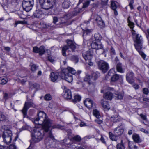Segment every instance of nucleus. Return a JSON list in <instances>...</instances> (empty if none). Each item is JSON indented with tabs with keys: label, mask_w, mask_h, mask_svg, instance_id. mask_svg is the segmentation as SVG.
Returning a JSON list of instances; mask_svg holds the SVG:
<instances>
[{
	"label": "nucleus",
	"mask_w": 149,
	"mask_h": 149,
	"mask_svg": "<svg viewBox=\"0 0 149 149\" xmlns=\"http://www.w3.org/2000/svg\"><path fill=\"white\" fill-rule=\"evenodd\" d=\"M38 118L34 120V123L37 125H42L44 131L49 132L48 136L52 139H54L51 132V130L55 128H61L63 127L59 124L53 125L52 121L48 117L43 111H40L38 114Z\"/></svg>",
	"instance_id": "obj_1"
},
{
	"label": "nucleus",
	"mask_w": 149,
	"mask_h": 149,
	"mask_svg": "<svg viewBox=\"0 0 149 149\" xmlns=\"http://www.w3.org/2000/svg\"><path fill=\"white\" fill-rule=\"evenodd\" d=\"M81 71L76 72L75 70L71 67H68L64 69L61 72L60 76L63 79L65 80L67 82L70 83L72 80V74L78 76L81 73Z\"/></svg>",
	"instance_id": "obj_2"
},
{
	"label": "nucleus",
	"mask_w": 149,
	"mask_h": 149,
	"mask_svg": "<svg viewBox=\"0 0 149 149\" xmlns=\"http://www.w3.org/2000/svg\"><path fill=\"white\" fill-rule=\"evenodd\" d=\"M44 134L42 130L38 128H35L32 133V139L34 142H37L43 138Z\"/></svg>",
	"instance_id": "obj_3"
},
{
	"label": "nucleus",
	"mask_w": 149,
	"mask_h": 149,
	"mask_svg": "<svg viewBox=\"0 0 149 149\" xmlns=\"http://www.w3.org/2000/svg\"><path fill=\"white\" fill-rule=\"evenodd\" d=\"M67 44V45L64 46L62 49V55L65 56H66L65 52L68 50L69 48H70L72 51L76 49V46L72 41L68 40Z\"/></svg>",
	"instance_id": "obj_4"
},
{
	"label": "nucleus",
	"mask_w": 149,
	"mask_h": 149,
	"mask_svg": "<svg viewBox=\"0 0 149 149\" xmlns=\"http://www.w3.org/2000/svg\"><path fill=\"white\" fill-rule=\"evenodd\" d=\"M12 134L11 131L9 130H5L3 132L2 137L3 141L8 144L11 142Z\"/></svg>",
	"instance_id": "obj_5"
},
{
	"label": "nucleus",
	"mask_w": 149,
	"mask_h": 149,
	"mask_svg": "<svg viewBox=\"0 0 149 149\" xmlns=\"http://www.w3.org/2000/svg\"><path fill=\"white\" fill-rule=\"evenodd\" d=\"M33 4V0H24L22 2V7L24 10L28 12L32 9Z\"/></svg>",
	"instance_id": "obj_6"
},
{
	"label": "nucleus",
	"mask_w": 149,
	"mask_h": 149,
	"mask_svg": "<svg viewBox=\"0 0 149 149\" xmlns=\"http://www.w3.org/2000/svg\"><path fill=\"white\" fill-rule=\"evenodd\" d=\"M97 63L99 68L104 73L106 72L109 68L108 64L103 60L98 61Z\"/></svg>",
	"instance_id": "obj_7"
},
{
	"label": "nucleus",
	"mask_w": 149,
	"mask_h": 149,
	"mask_svg": "<svg viewBox=\"0 0 149 149\" xmlns=\"http://www.w3.org/2000/svg\"><path fill=\"white\" fill-rule=\"evenodd\" d=\"M82 56L86 60H90L92 57L94 55V50L92 49H89L88 51L84 50L82 52Z\"/></svg>",
	"instance_id": "obj_8"
},
{
	"label": "nucleus",
	"mask_w": 149,
	"mask_h": 149,
	"mask_svg": "<svg viewBox=\"0 0 149 149\" xmlns=\"http://www.w3.org/2000/svg\"><path fill=\"white\" fill-rule=\"evenodd\" d=\"M30 101V102H25L24 107L22 110V112L24 117L26 116L27 115V111L29 108L31 107H35V105L32 102V100H31Z\"/></svg>",
	"instance_id": "obj_9"
},
{
	"label": "nucleus",
	"mask_w": 149,
	"mask_h": 149,
	"mask_svg": "<svg viewBox=\"0 0 149 149\" xmlns=\"http://www.w3.org/2000/svg\"><path fill=\"white\" fill-rule=\"evenodd\" d=\"M41 7L45 10L52 8L53 6L47 2L46 0H39Z\"/></svg>",
	"instance_id": "obj_10"
},
{
	"label": "nucleus",
	"mask_w": 149,
	"mask_h": 149,
	"mask_svg": "<svg viewBox=\"0 0 149 149\" xmlns=\"http://www.w3.org/2000/svg\"><path fill=\"white\" fill-rule=\"evenodd\" d=\"M85 106L89 109L95 107V105L93 101L89 98L86 99L84 101Z\"/></svg>",
	"instance_id": "obj_11"
},
{
	"label": "nucleus",
	"mask_w": 149,
	"mask_h": 149,
	"mask_svg": "<svg viewBox=\"0 0 149 149\" xmlns=\"http://www.w3.org/2000/svg\"><path fill=\"white\" fill-rule=\"evenodd\" d=\"M126 79L129 83H133L134 81V74L132 72H128L126 75Z\"/></svg>",
	"instance_id": "obj_12"
},
{
	"label": "nucleus",
	"mask_w": 149,
	"mask_h": 149,
	"mask_svg": "<svg viewBox=\"0 0 149 149\" xmlns=\"http://www.w3.org/2000/svg\"><path fill=\"white\" fill-rule=\"evenodd\" d=\"M91 48L93 49H99L103 48L102 45L100 41H93L91 45Z\"/></svg>",
	"instance_id": "obj_13"
},
{
	"label": "nucleus",
	"mask_w": 149,
	"mask_h": 149,
	"mask_svg": "<svg viewBox=\"0 0 149 149\" xmlns=\"http://www.w3.org/2000/svg\"><path fill=\"white\" fill-rule=\"evenodd\" d=\"M124 131V127L122 125L118 126L114 130V133L118 136H120L123 134Z\"/></svg>",
	"instance_id": "obj_14"
},
{
	"label": "nucleus",
	"mask_w": 149,
	"mask_h": 149,
	"mask_svg": "<svg viewBox=\"0 0 149 149\" xmlns=\"http://www.w3.org/2000/svg\"><path fill=\"white\" fill-rule=\"evenodd\" d=\"M62 145L63 146L69 147H71L72 143L71 141L69 139H65L61 142Z\"/></svg>",
	"instance_id": "obj_15"
},
{
	"label": "nucleus",
	"mask_w": 149,
	"mask_h": 149,
	"mask_svg": "<svg viewBox=\"0 0 149 149\" xmlns=\"http://www.w3.org/2000/svg\"><path fill=\"white\" fill-rule=\"evenodd\" d=\"M135 48L136 50L139 52V54L141 55L142 57L145 59L146 57V55L142 52L141 51V49L142 48V44H137L136 45H134Z\"/></svg>",
	"instance_id": "obj_16"
},
{
	"label": "nucleus",
	"mask_w": 149,
	"mask_h": 149,
	"mask_svg": "<svg viewBox=\"0 0 149 149\" xmlns=\"http://www.w3.org/2000/svg\"><path fill=\"white\" fill-rule=\"evenodd\" d=\"M65 92L63 95L64 97L67 99H70L72 98V96L71 91L69 89L66 88L65 87Z\"/></svg>",
	"instance_id": "obj_17"
},
{
	"label": "nucleus",
	"mask_w": 149,
	"mask_h": 149,
	"mask_svg": "<svg viewBox=\"0 0 149 149\" xmlns=\"http://www.w3.org/2000/svg\"><path fill=\"white\" fill-rule=\"evenodd\" d=\"M44 15L43 12L40 10H37L34 12L33 15L35 17L39 18L42 17Z\"/></svg>",
	"instance_id": "obj_18"
},
{
	"label": "nucleus",
	"mask_w": 149,
	"mask_h": 149,
	"mask_svg": "<svg viewBox=\"0 0 149 149\" xmlns=\"http://www.w3.org/2000/svg\"><path fill=\"white\" fill-rule=\"evenodd\" d=\"M51 81L53 82L56 81L58 79V73L52 72L50 77Z\"/></svg>",
	"instance_id": "obj_19"
},
{
	"label": "nucleus",
	"mask_w": 149,
	"mask_h": 149,
	"mask_svg": "<svg viewBox=\"0 0 149 149\" xmlns=\"http://www.w3.org/2000/svg\"><path fill=\"white\" fill-rule=\"evenodd\" d=\"M123 77L121 75L115 74L111 77V80L113 82H115L119 79H122Z\"/></svg>",
	"instance_id": "obj_20"
},
{
	"label": "nucleus",
	"mask_w": 149,
	"mask_h": 149,
	"mask_svg": "<svg viewBox=\"0 0 149 149\" xmlns=\"http://www.w3.org/2000/svg\"><path fill=\"white\" fill-rule=\"evenodd\" d=\"M113 94L110 92H107L105 93L103 96L104 98L109 100H111L112 98Z\"/></svg>",
	"instance_id": "obj_21"
},
{
	"label": "nucleus",
	"mask_w": 149,
	"mask_h": 149,
	"mask_svg": "<svg viewBox=\"0 0 149 149\" xmlns=\"http://www.w3.org/2000/svg\"><path fill=\"white\" fill-rule=\"evenodd\" d=\"M84 80L88 82L89 84H93V82L92 80L90 74H87L84 79Z\"/></svg>",
	"instance_id": "obj_22"
},
{
	"label": "nucleus",
	"mask_w": 149,
	"mask_h": 149,
	"mask_svg": "<svg viewBox=\"0 0 149 149\" xmlns=\"http://www.w3.org/2000/svg\"><path fill=\"white\" fill-rule=\"evenodd\" d=\"M96 21L97 22V24L100 26V27H103L104 26V22L103 21L101 18L98 17L96 19Z\"/></svg>",
	"instance_id": "obj_23"
},
{
	"label": "nucleus",
	"mask_w": 149,
	"mask_h": 149,
	"mask_svg": "<svg viewBox=\"0 0 149 149\" xmlns=\"http://www.w3.org/2000/svg\"><path fill=\"white\" fill-rule=\"evenodd\" d=\"M101 103L103 107L105 109L109 110L110 109V107L108 102L106 101H104L103 100H102L101 101Z\"/></svg>",
	"instance_id": "obj_24"
},
{
	"label": "nucleus",
	"mask_w": 149,
	"mask_h": 149,
	"mask_svg": "<svg viewBox=\"0 0 149 149\" xmlns=\"http://www.w3.org/2000/svg\"><path fill=\"white\" fill-rule=\"evenodd\" d=\"M136 42L137 44H140L142 43V38L141 36L137 34L136 36Z\"/></svg>",
	"instance_id": "obj_25"
},
{
	"label": "nucleus",
	"mask_w": 149,
	"mask_h": 149,
	"mask_svg": "<svg viewBox=\"0 0 149 149\" xmlns=\"http://www.w3.org/2000/svg\"><path fill=\"white\" fill-rule=\"evenodd\" d=\"M114 115L111 117V118H113V120L114 121H119L121 119L120 118L119 115L115 111L114 112Z\"/></svg>",
	"instance_id": "obj_26"
},
{
	"label": "nucleus",
	"mask_w": 149,
	"mask_h": 149,
	"mask_svg": "<svg viewBox=\"0 0 149 149\" xmlns=\"http://www.w3.org/2000/svg\"><path fill=\"white\" fill-rule=\"evenodd\" d=\"M100 73L97 72L93 73L91 75V78L92 80L95 81L96 80L99 76Z\"/></svg>",
	"instance_id": "obj_27"
},
{
	"label": "nucleus",
	"mask_w": 149,
	"mask_h": 149,
	"mask_svg": "<svg viewBox=\"0 0 149 149\" xmlns=\"http://www.w3.org/2000/svg\"><path fill=\"white\" fill-rule=\"evenodd\" d=\"M109 135L110 139L113 141H116L117 139V137L118 136L114 134H113L111 132H109Z\"/></svg>",
	"instance_id": "obj_28"
},
{
	"label": "nucleus",
	"mask_w": 149,
	"mask_h": 149,
	"mask_svg": "<svg viewBox=\"0 0 149 149\" xmlns=\"http://www.w3.org/2000/svg\"><path fill=\"white\" fill-rule=\"evenodd\" d=\"M116 68L118 72L123 73L124 72V71L122 69L121 64L120 63H118L116 66Z\"/></svg>",
	"instance_id": "obj_29"
},
{
	"label": "nucleus",
	"mask_w": 149,
	"mask_h": 149,
	"mask_svg": "<svg viewBox=\"0 0 149 149\" xmlns=\"http://www.w3.org/2000/svg\"><path fill=\"white\" fill-rule=\"evenodd\" d=\"M8 81V79L6 77H0V84L4 85Z\"/></svg>",
	"instance_id": "obj_30"
},
{
	"label": "nucleus",
	"mask_w": 149,
	"mask_h": 149,
	"mask_svg": "<svg viewBox=\"0 0 149 149\" xmlns=\"http://www.w3.org/2000/svg\"><path fill=\"white\" fill-rule=\"evenodd\" d=\"M70 1L68 0H66L62 4L63 7L64 8H68L70 6Z\"/></svg>",
	"instance_id": "obj_31"
},
{
	"label": "nucleus",
	"mask_w": 149,
	"mask_h": 149,
	"mask_svg": "<svg viewBox=\"0 0 149 149\" xmlns=\"http://www.w3.org/2000/svg\"><path fill=\"white\" fill-rule=\"evenodd\" d=\"M116 147L117 149H125V147L124 143L123 142V140H121V142L117 145Z\"/></svg>",
	"instance_id": "obj_32"
},
{
	"label": "nucleus",
	"mask_w": 149,
	"mask_h": 149,
	"mask_svg": "<svg viewBox=\"0 0 149 149\" xmlns=\"http://www.w3.org/2000/svg\"><path fill=\"white\" fill-rule=\"evenodd\" d=\"M117 2L116 1H112L111 2V8L113 10L116 9L117 8Z\"/></svg>",
	"instance_id": "obj_33"
},
{
	"label": "nucleus",
	"mask_w": 149,
	"mask_h": 149,
	"mask_svg": "<svg viewBox=\"0 0 149 149\" xmlns=\"http://www.w3.org/2000/svg\"><path fill=\"white\" fill-rule=\"evenodd\" d=\"M93 115L97 118H99L100 117V115L99 112L96 109L94 110L93 111Z\"/></svg>",
	"instance_id": "obj_34"
},
{
	"label": "nucleus",
	"mask_w": 149,
	"mask_h": 149,
	"mask_svg": "<svg viewBox=\"0 0 149 149\" xmlns=\"http://www.w3.org/2000/svg\"><path fill=\"white\" fill-rule=\"evenodd\" d=\"M74 99L72 100V101L74 102H77L79 101L81 99V97L77 95H76L74 97Z\"/></svg>",
	"instance_id": "obj_35"
},
{
	"label": "nucleus",
	"mask_w": 149,
	"mask_h": 149,
	"mask_svg": "<svg viewBox=\"0 0 149 149\" xmlns=\"http://www.w3.org/2000/svg\"><path fill=\"white\" fill-rule=\"evenodd\" d=\"M39 53L40 55H42L45 51V47L43 46H41L39 48Z\"/></svg>",
	"instance_id": "obj_36"
},
{
	"label": "nucleus",
	"mask_w": 149,
	"mask_h": 149,
	"mask_svg": "<svg viewBox=\"0 0 149 149\" xmlns=\"http://www.w3.org/2000/svg\"><path fill=\"white\" fill-rule=\"evenodd\" d=\"M133 139L134 141L136 143H138L139 141V137L137 134L134 135L132 136Z\"/></svg>",
	"instance_id": "obj_37"
},
{
	"label": "nucleus",
	"mask_w": 149,
	"mask_h": 149,
	"mask_svg": "<svg viewBox=\"0 0 149 149\" xmlns=\"http://www.w3.org/2000/svg\"><path fill=\"white\" fill-rule=\"evenodd\" d=\"M94 38L96 40H100L102 39V36L98 33H96L94 35Z\"/></svg>",
	"instance_id": "obj_38"
},
{
	"label": "nucleus",
	"mask_w": 149,
	"mask_h": 149,
	"mask_svg": "<svg viewBox=\"0 0 149 149\" xmlns=\"http://www.w3.org/2000/svg\"><path fill=\"white\" fill-rule=\"evenodd\" d=\"M71 60L75 63H77L79 60V58L77 56H72L71 57Z\"/></svg>",
	"instance_id": "obj_39"
},
{
	"label": "nucleus",
	"mask_w": 149,
	"mask_h": 149,
	"mask_svg": "<svg viewBox=\"0 0 149 149\" xmlns=\"http://www.w3.org/2000/svg\"><path fill=\"white\" fill-rule=\"evenodd\" d=\"M72 140L75 141L77 142H80L81 140V138L80 136L78 135L75 136L72 139Z\"/></svg>",
	"instance_id": "obj_40"
},
{
	"label": "nucleus",
	"mask_w": 149,
	"mask_h": 149,
	"mask_svg": "<svg viewBox=\"0 0 149 149\" xmlns=\"http://www.w3.org/2000/svg\"><path fill=\"white\" fill-rule=\"evenodd\" d=\"M123 95H124L123 94L121 93H119L118 94H116L115 97L118 99H122Z\"/></svg>",
	"instance_id": "obj_41"
},
{
	"label": "nucleus",
	"mask_w": 149,
	"mask_h": 149,
	"mask_svg": "<svg viewBox=\"0 0 149 149\" xmlns=\"http://www.w3.org/2000/svg\"><path fill=\"white\" fill-rule=\"evenodd\" d=\"M38 68L35 64H33L31 65V71L33 72H35Z\"/></svg>",
	"instance_id": "obj_42"
},
{
	"label": "nucleus",
	"mask_w": 149,
	"mask_h": 149,
	"mask_svg": "<svg viewBox=\"0 0 149 149\" xmlns=\"http://www.w3.org/2000/svg\"><path fill=\"white\" fill-rule=\"evenodd\" d=\"M45 99L46 100H51L52 97L49 94H47L45 95Z\"/></svg>",
	"instance_id": "obj_43"
},
{
	"label": "nucleus",
	"mask_w": 149,
	"mask_h": 149,
	"mask_svg": "<svg viewBox=\"0 0 149 149\" xmlns=\"http://www.w3.org/2000/svg\"><path fill=\"white\" fill-rule=\"evenodd\" d=\"M6 117L0 111V121H3L5 119Z\"/></svg>",
	"instance_id": "obj_44"
},
{
	"label": "nucleus",
	"mask_w": 149,
	"mask_h": 149,
	"mask_svg": "<svg viewBox=\"0 0 149 149\" xmlns=\"http://www.w3.org/2000/svg\"><path fill=\"white\" fill-rule=\"evenodd\" d=\"M129 17L127 19L128 20V25L132 29L133 28L134 26V24L133 23L130 21L129 20Z\"/></svg>",
	"instance_id": "obj_45"
},
{
	"label": "nucleus",
	"mask_w": 149,
	"mask_h": 149,
	"mask_svg": "<svg viewBox=\"0 0 149 149\" xmlns=\"http://www.w3.org/2000/svg\"><path fill=\"white\" fill-rule=\"evenodd\" d=\"M47 2L49 3L52 6L54 5L56 2V0H46Z\"/></svg>",
	"instance_id": "obj_46"
},
{
	"label": "nucleus",
	"mask_w": 149,
	"mask_h": 149,
	"mask_svg": "<svg viewBox=\"0 0 149 149\" xmlns=\"http://www.w3.org/2000/svg\"><path fill=\"white\" fill-rule=\"evenodd\" d=\"M8 149H17L16 146L14 144H11L8 148Z\"/></svg>",
	"instance_id": "obj_47"
},
{
	"label": "nucleus",
	"mask_w": 149,
	"mask_h": 149,
	"mask_svg": "<svg viewBox=\"0 0 149 149\" xmlns=\"http://www.w3.org/2000/svg\"><path fill=\"white\" fill-rule=\"evenodd\" d=\"M143 92L144 94L147 95L149 93V90L147 88H144L143 89Z\"/></svg>",
	"instance_id": "obj_48"
},
{
	"label": "nucleus",
	"mask_w": 149,
	"mask_h": 149,
	"mask_svg": "<svg viewBox=\"0 0 149 149\" xmlns=\"http://www.w3.org/2000/svg\"><path fill=\"white\" fill-rule=\"evenodd\" d=\"M39 48L37 47H33V51L35 53H39Z\"/></svg>",
	"instance_id": "obj_49"
},
{
	"label": "nucleus",
	"mask_w": 149,
	"mask_h": 149,
	"mask_svg": "<svg viewBox=\"0 0 149 149\" xmlns=\"http://www.w3.org/2000/svg\"><path fill=\"white\" fill-rule=\"evenodd\" d=\"M91 32V31L89 29H86L84 31V35H87L90 33Z\"/></svg>",
	"instance_id": "obj_50"
},
{
	"label": "nucleus",
	"mask_w": 149,
	"mask_h": 149,
	"mask_svg": "<svg viewBox=\"0 0 149 149\" xmlns=\"http://www.w3.org/2000/svg\"><path fill=\"white\" fill-rule=\"evenodd\" d=\"M90 3V1H88L83 4V8H85L87 7L88 6Z\"/></svg>",
	"instance_id": "obj_51"
},
{
	"label": "nucleus",
	"mask_w": 149,
	"mask_h": 149,
	"mask_svg": "<svg viewBox=\"0 0 149 149\" xmlns=\"http://www.w3.org/2000/svg\"><path fill=\"white\" fill-rule=\"evenodd\" d=\"M133 87L136 90L138 89L139 88V85L135 84H134L133 85Z\"/></svg>",
	"instance_id": "obj_52"
},
{
	"label": "nucleus",
	"mask_w": 149,
	"mask_h": 149,
	"mask_svg": "<svg viewBox=\"0 0 149 149\" xmlns=\"http://www.w3.org/2000/svg\"><path fill=\"white\" fill-rule=\"evenodd\" d=\"M140 130L142 132H144L146 134H148L149 133V132L146 131L145 129L141 128L140 129Z\"/></svg>",
	"instance_id": "obj_53"
},
{
	"label": "nucleus",
	"mask_w": 149,
	"mask_h": 149,
	"mask_svg": "<svg viewBox=\"0 0 149 149\" xmlns=\"http://www.w3.org/2000/svg\"><path fill=\"white\" fill-rule=\"evenodd\" d=\"M58 21V18L56 17H53V23L56 24Z\"/></svg>",
	"instance_id": "obj_54"
},
{
	"label": "nucleus",
	"mask_w": 149,
	"mask_h": 149,
	"mask_svg": "<svg viewBox=\"0 0 149 149\" xmlns=\"http://www.w3.org/2000/svg\"><path fill=\"white\" fill-rule=\"evenodd\" d=\"M141 118L144 120H146V116L142 114H141L140 115Z\"/></svg>",
	"instance_id": "obj_55"
},
{
	"label": "nucleus",
	"mask_w": 149,
	"mask_h": 149,
	"mask_svg": "<svg viewBox=\"0 0 149 149\" xmlns=\"http://www.w3.org/2000/svg\"><path fill=\"white\" fill-rule=\"evenodd\" d=\"M95 121L98 124H100L102 123L103 122L102 120H99L97 118L96 119Z\"/></svg>",
	"instance_id": "obj_56"
},
{
	"label": "nucleus",
	"mask_w": 149,
	"mask_h": 149,
	"mask_svg": "<svg viewBox=\"0 0 149 149\" xmlns=\"http://www.w3.org/2000/svg\"><path fill=\"white\" fill-rule=\"evenodd\" d=\"M23 22L22 21H17L16 22H15V27H16L17 26V25L19 24H23Z\"/></svg>",
	"instance_id": "obj_57"
},
{
	"label": "nucleus",
	"mask_w": 149,
	"mask_h": 149,
	"mask_svg": "<svg viewBox=\"0 0 149 149\" xmlns=\"http://www.w3.org/2000/svg\"><path fill=\"white\" fill-rule=\"evenodd\" d=\"M146 37L148 40H149L148 39L149 38V29H148L147 30L146 33Z\"/></svg>",
	"instance_id": "obj_58"
},
{
	"label": "nucleus",
	"mask_w": 149,
	"mask_h": 149,
	"mask_svg": "<svg viewBox=\"0 0 149 149\" xmlns=\"http://www.w3.org/2000/svg\"><path fill=\"white\" fill-rule=\"evenodd\" d=\"M48 60L51 62H53L54 61V60L51 56H49L48 57Z\"/></svg>",
	"instance_id": "obj_59"
},
{
	"label": "nucleus",
	"mask_w": 149,
	"mask_h": 149,
	"mask_svg": "<svg viewBox=\"0 0 149 149\" xmlns=\"http://www.w3.org/2000/svg\"><path fill=\"white\" fill-rule=\"evenodd\" d=\"M111 52L113 54H115V51L113 47H111Z\"/></svg>",
	"instance_id": "obj_60"
},
{
	"label": "nucleus",
	"mask_w": 149,
	"mask_h": 149,
	"mask_svg": "<svg viewBox=\"0 0 149 149\" xmlns=\"http://www.w3.org/2000/svg\"><path fill=\"white\" fill-rule=\"evenodd\" d=\"M143 100L144 101L147 102H149V98H144L143 99Z\"/></svg>",
	"instance_id": "obj_61"
},
{
	"label": "nucleus",
	"mask_w": 149,
	"mask_h": 149,
	"mask_svg": "<svg viewBox=\"0 0 149 149\" xmlns=\"http://www.w3.org/2000/svg\"><path fill=\"white\" fill-rule=\"evenodd\" d=\"M100 140H101V141L104 143H106V142L105 141L103 137H101L100 139Z\"/></svg>",
	"instance_id": "obj_62"
},
{
	"label": "nucleus",
	"mask_w": 149,
	"mask_h": 149,
	"mask_svg": "<svg viewBox=\"0 0 149 149\" xmlns=\"http://www.w3.org/2000/svg\"><path fill=\"white\" fill-rule=\"evenodd\" d=\"M112 71H113V70H109L108 72V74L107 75V77H108V76H110L111 75V73L112 72Z\"/></svg>",
	"instance_id": "obj_63"
},
{
	"label": "nucleus",
	"mask_w": 149,
	"mask_h": 149,
	"mask_svg": "<svg viewBox=\"0 0 149 149\" xmlns=\"http://www.w3.org/2000/svg\"><path fill=\"white\" fill-rule=\"evenodd\" d=\"M86 125V124L83 122H81L80 125V126L81 127H82L83 126H84Z\"/></svg>",
	"instance_id": "obj_64"
}]
</instances>
